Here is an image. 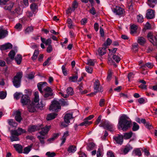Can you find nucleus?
I'll return each instance as SVG.
<instances>
[{
	"label": "nucleus",
	"mask_w": 157,
	"mask_h": 157,
	"mask_svg": "<svg viewBox=\"0 0 157 157\" xmlns=\"http://www.w3.org/2000/svg\"><path fill=\"white\" fill-rule=\"evenodd\" d=\"M21 94L17 92H16L14 94V98L16 100H18L20 98V95Z\"/></svg>",
	"instance_id": "nucleus-61"
},
{
	"label": "nucleus",
	"mask_w": 157,
	"mask_h": 157,
	"mask_svg": "<svg viewBox=\"0 0 157 157\" xmlns=\"http://www.w3.org/2000/svg\"><path fill=\"white\" fill-rule=\"evenodd\" d=\"M36 107L41 109L45 106V103H43L42 101H40L39 103V101L36 103L35 104Z\"/></svg>",
	"instance_id": "nucleus-39"
},
{
	"label": "nucleus",
	"mask_w": 157,
	"mask_h": 157,
	"mask_svg": "<svg viewBox=\"0 0 157 157\" xmlns=\"http://www.w3.org/2000/svg\"><path fill=\"white\" fill-rule=\"evenodd\" d=\"M95 62L94 60L89 59L87 60V64L90 66H93Z\"/></svg>",
	"instance_id": "nucleus-50"
},
{
	"label": "nucleus",
	"mask_w": 157,
	"mask_h": 157,
	"mask_svg": "<svg viewBox=\"0 0 157 157\" xmlns=\"http://www.w3.org/2000/svg\"><path fill=\"white\" fill-rule=\"evenodd\" d=\"M30 8L34 14L36 13L37 11L38 6L36 3H33L31 5Z\"/></svg>",
	"instance_id": "nucleus-28"
},
{
	"label": "nucleus",
	"mask_w": 157,
	"mask_h": 157,
	"mask_svg": "<svg viewBox=\"0 0 157 157\" xmlns=\"http://www.w3.org/2000/svg\"><path fill=\"white\" fill-rule=\"evenodd\" d=\"M99 126L100 127H103L104 128L107 129L111 132H113L114 130V125L109 122L105 120H102Z\"/></svg>",
	"instance_id": "nucleus-7"
},
{
	"label": "nucleus",
	"mask_w": 157,
	"mask_h": 157,
	"mask_svg": "<svg viewBox=\"0 0 157 157\" xmlns=\"http://www.w3.org/2000/svg\"><path fill=\"white\" fill-rule=\"evenodd\" d=\"M128 119V117L125 115L121 117L118 121L119 129L125 131L129 128L131 126V122Z\"/></svg>",
	"instance_id": "nucleus-1"
},
{
	"label": "nucleus",
	"mask_w": 157,
	"mask_h": 157,
	"mask_svg": "<svg viewBox=\"0 0 157 157\" xmlns=\"http://www.w3.org/2000/svg\"><path fill=\"white\" fill-rule=\"evenodd\" d=\"M32 101L30 100L29 97L27 95H23L21 98V102L23 105H28Z\"/></svg>",
	"instance_id": "nucleus-11"
},
{
	"label": "nucleus",
	"mask_w": 157,
	"mask_h": 157,
	"mask_svg": "<svg viewBox=\"0 0 157 157\" xmlns=\"http://www.w3.org/2000/svg\"><path fill=\"white\" fill-rule=\"evenodd\" d=\"M60 109V104L57 101L54 100L52 102L49 108L50 110L57 112Z\"/></svg>",
	"instance_id": "nucleus-9"
},
{
	"label": "nucleus",
	"mask_w": 157,
	"mask_h": 157,
	"mask_svg": "<svg viewBox=\"0 0 157 157\" xmlns=\"http://www.w3.org/2000/svg\"><path fill=\"white\" fill-rule=\"evenodd\" d=\"M13 147L19 153H22L23 147L19 144H15L13 145Z\"/></svg>",
	"instance_id": "nucleus-19"
},
{
	"label": "nucleus",
	"mask_w": 157,
	"mask_h": 157,
	"mask_svg": "<svg viewBox=\"0 0 157 157\" xmlns=\"http://www.w3.org/2000/svg\"><path fill=\"white\" fill-rule=\"evenodd\" d=\"M14 59L15 60L17 64L18 65H19L21 64V62L22 57L21 55L18 54L14 58Z\"/></svg>",
	"instance_id": "nucleus-27"
},
{
	"label": "nucleus",
	"mask_w": 157,
	"mask_h": 157,
	"mask_svg": "<svg viewBox=\"0 0 157 157\" xmlns=\"http://www.w3.org/2000/svg\"><path fill=\"white\" fill-rule=\"evenodd\" d=\"M46 155L48 157H54L56 155V154L54 152L48 151L46 153Z\"/></svg>",
	"instance_id": "nucleus-49"
},
{
	"label": "nucleus",
	"mask_w": 157,
	"mask_h": 157,
	"mask_svg": "<svg viewBox=\"0 0 157 157\" xmlns=\"http://www.w3.org/2000/svg\"><path fill=\"white\" fill-rule=\"evenodd\" d=\"M132 149V147L129 145L126 146L123 150V152L124 154H127L128 151Z\"/></svg>",
	"instance_id": "nucleus-41"
},
{
	"label": "nucleus",
	"mask_w": 157,
	"mask_h": 157,
	"mask_svg": "<svg viewBox=\"0 0 157 157\" xmlns=\"http://www.w3.org/2000/svg\"><path fill=\"white\" fill-rule=\"evenodd\" d=\"M137 29V26L135 25H133L131 26V33L133 34L136 33Z\"/></svg>",
	"instance_id": "nucleus-38"
},
{
	"label": "nucleus",
	"mask_w": 157,
	"mask_h": 157,
	"mask_svg": "<svg viewBox=\"0 0 157 157\" xmlns=\"http://www.w3.org/2000/svg\"><path fill=\"white\" fill-rule=\"evenodd\" d=\"M103 149L102 148H99L97 153V157H102Z\"/></svg>",
	"instance_id": "nucleus-43"
},
{
	"label": "nucleus",
	"mask_w": 157,
	"mask_h": 157,
	"mask_svg": "<svg viewBox=\"0 0 157 157\" xmlns=\"http://www.w3.org/2000/svg\"><path fill=\"white\" fill-rule=\"evenodd\" d=\"M150 41L154 46L157 47V40H150Z\"/></svg>",
	"instance_id": "nucleus-64"
},
{
	"label": "nucleus",
	"mask_w": 157,
	"mask_h": 157,
	"mask_svg": "<svg viewBox=\"0 0 157 157\" xmlns=\"http://www.w3.org/2000/svg\"><path fill=\"white\" fill-rule=\"evenodd\" d=\"M138 21L140 23H141L144 21V18L143 16L141 15H139L137 16Z\"/></svg>",
	"instance_id": "nucleus-52"
},
{
	"label": "nucleus",
	"mask_w": 157,
	"mask_h": 157,
	"mask_svg": "<svg viewBox=\"0 0 157 157\" xmlns=\"http://www.w3.org/2000/svg\"><path fill=\"white\" fill-rule=\"evenodd\" d=\"M57 114L56 113H51L48 115L46 119L48 121L51 120L55 118Z\"/></svg>",
	"instance_id": "nucleus-31"
},
{
	"label": "nucleus",
	"mask_w": 157,
	"mask_h": 157,
	"mask_svg": "<svg viewBox=\"0 0 157 157\" xmlns=\"http://www.w3.org/2000/svg\"><path fill=\"white\" fill-rule=\"evenodd\" d=\"M61 68L63 75L65 76L67 75V72L66 70L65 66L63 65L62 66Z\"/></svg>",
	"instance_id": "nucleus-53"
},
{
	"label": "nucleus",
	"mask_w": 157,
	"mask_h": 157,
	"mask_svg": "<svg viewBox=\"0 0 157 157\" xmlns=\"http://www.w3.org/2000/svg\"><path fill=\"white\" fill-rule=\"evenodd\" d=\"M12 47V45L10 43H7L1 46L0 49L1 50H5L11 49Z\"/></svg>",
	"instance_id": "nucleus-20"
},
{
	"label": "nucleus",
	"mask_w": 157,
	"mask_h": 157,
	"mask_svg": "<svg viewBox=\"0 0 157 157\" xmlns=\"http://www.w3.org/2000/svg\"><path fill=\"white\" fill-rule=\"evenodd\" d=\"M33 30V27H28L25 30V34H29L30 32H32Z\"/></svg>",
	"instance_id": "nucleus-44"
},
{
	"label": "nucleus",
	"mask_w": 157,
	"mask_h": 157,
	"mask_svg": "<svg viewBox=\"0 0 157 157\" xmlns=\"http://www.w3.org/2000/svg\"><path fill=\"white\" fill-rule=\"evenodd\" d=\"M154 36V35H153V33L151 32L148 33L147 36V38L150 39H153Z\"/></svg>",
	"instance_id": "nucleus-57"
},
{
	"label": "nucleus",
	"mask_w": 157,
	"mask_h": 157,
	"mask_svg": "<svg viewBox=\"0 0 157 157\" xmlns=\"http://www.w3.org/2000/svg\"><path fill=\"white\" fill-rule=\"evenodd\" d=\"M138 100L140 104L144 103L147 101V99L145 100L142 98H139Z\"/></svg>",
	"instance_id": "nucleus-56"
},
{
	"label": "nucleus",
	"mask_w": 157,
	"mask_h": 157,
	"mask_svg": "<svg viewBox=\"0 0 157 157\" xmlns=\"http://www.w3.org/2000/svg\"><path fill=\"white\" fill-rule=\"evenodd\" d=\"M113 12L118 15H121L125 12L124 9L120 6H117L113 10Z\"/></svg>",
	"instance_id": "nucleus-15"
},
{
	"label": "nucleus",
	"mask_w": 157,
	"mask_h": 157,
	"mask_svg": "<svg viewBox=\"0 0 157 157\" xmlns=\"http://www.w3.org/2000/svg\"><path fill=\"white\" fill-rule=\"evenodd\" d=\"M146 17L147 19H151L155 17V11L154 10L149 9L147 11Z\"/></svg>",
	"instance_id": "nucleus-16"
},
{
	"label": "nucleus",
	"mask_w": 157,
	"mask_h": 157,
	"mask_svg": "<svg viewBox=\"0 0 157 157\" xmlns=\"http://www.w3.org/2000/svg\"><path fill=\"white\" fill-rule=\"evenodd\" d=\"M39 129V128L36 125H32L30 126L29 127L28 129V131L32 132H35L36 131L38 130Z\"/></svg>",
	"instance_id": "nucleus-26"
},
{
	"label": "nucleus",
	"mask_w": 157,
	"mask_h": 157,
	"mask_svg": "<svg viewBox=\"0 0 157 157\" xmlns=\"http://www.w3.org/2000/svg\"><path fill=\"white\" fill-rule=\"evenodd\" d=\"M107 155L108 157H115L113 152L111 151L107 152Z\"/></svg>",
	"instance_id": "nucleus-55"
},
{
	"label": "nucleus",
	"mask_w": 157,
	"mask_h": 157,
	"mask_svg": "<svg viewBox=\"0 0 157 157\" xmlns=\"http://www.w3.org/2000/svg\"><path fill=\"white\" fill-rule=\"evenodd\" d=\"M112 43V40H106V41L103 44V47L106 49L108 46L111 44Z\"/></svg>",
	"instance_id": "nucleus-40"
},
{
	"label": "nucleus",
	"mask_w": 157,
	"mask_h": 157,
	"mask_svg": "<svg viewBox=\"0 0 157 157\" xmlns=\"http://www.w3.org/2000/svg\"><path fill=\"white\" fill-rule=\"evenodd\" d=\"M35 73L34 72H31L28 75V78L29 79H32L34 78Z\"/></svg>",
	"instance_id": "nucleus-54"
},
{
	"label": "nucleus",
	"mask_w": 157,
	"mask_h": 157,
	"mask_svg": "<svg viewBox=\"0 0 157 157\" xmlns=\"http://www.w3.org/2000/svg\"><path fill=\"white\" fill-rule=\"evenodd\" d=\"M78 78V76L77 75H76L75 76L70 77L69 78V80L71 82H75L77 81Z\"/></svg>",
	"instance_id": "nucleus-34"
},
{
	"label": "nucleus",
	"mask_w": 157,
	"mask_h": 157,
	"mask_svg": "<svg viewBox=\"0 0 157 157\" xmlns=\"http://www.w3.org/2000/svg\"><path fill=\"white\" fill-rule=\"evenodd\" d=\"M33 144H31L29 146L25 147L24 149L23 153L24 154H27L31 151Z\"/></svg>",
	"instance_id": "nucleus-35"
},
{
	"label": "nucleus",
	"mask_w": 157,
	"mask_h": 157,
	"mask_svg": "<svg viewBox=\"0 0 157 157\" xmlns=\"http://www.w3.org/2000/svg\"><path fill=\"white\" fill-rule=\"evenodd\" d=\"M15 119L16 121L19 122H20L21 120V113L19 111H17L15 113Z\"/></svg>",
	"instance_id": "nucleus-29"
},
{
	"label": "nucleus",
	"mask_w": 157,
	"mask_h": 157,
	"mask_svg": "<svg viewBox=\"0 0 157 157\" xmlns=\"http://www.w3.org/2000/svg\"><path fill=\"white\" fill-rule=\"evenodd\" d=\"M117 50L116 48H113V49H109V53L108 55V61L110 63L113 62V60H115L117 63H118L121 60V58L119 56L116 54L114 55Z\"/></svg>",
	"instance_id": "nucleus-5"
},
{
	"label": "nucleus",
	"mask_w": 157,
	"mask_h": 157,
	"mask_svg": "<svg viewBox=\"0 0 157 157\" xmlns=\"http://www.w3.org/2000/svg\"><path fill=\"white\" fill-rule=\"evenodd\" d=\"M11 13L12 14L17 13V14H21V12L20 7L19 6H17L15 8L14 11H11Z\"/></svg>",
	"instance_id": "nucleus-37"
},
{
	"label": "nucleus",
	"mask_w": 157,
	"mask_h": 157,
	"mask_svg": "<svg viewBox=\"0 0 157 157\" xmlns=\"http://www.w3.org/2000/svg\"><path fill=\"white\" fill-rule=\"evenodd\" d=\"M85 69L86 71L87 72L89 73H92L93 69L91 67L89 66H86L85 67Z\"/></svg>",
	"instance_id": "nucleus-51"
},
{
	"label": "nucleus",
	"mask_w": 157,
	"mask_h": 157,
	"mask_svg": "<svg viewBox=\"0 0 157 157\" xmlns=\"http://www.w3.org/2000/svg\"><path fill=\"white\" fill-rule=\"evenodd\" d=\"M25 130L21 128H18L17 130H11L10 131L11 136L10 137L11 142L19 140L18 136L21 134L25 133Z\"/></svg>",
	"instance_id": "nucleus-3"
},
{
	"label": "nucleus",
	"mask_w": 157,
	"mask_h": 157,
	"mask_svg": "<svg viewBox=\"0 0 157 157\" xmlns=\"http://www.w3.org/2000/svg\"><path fill=\"white\" fill-rule=\"evenodd\" d=\"M8 34V31L6 30L0 29V39L4 38Z\"/></svg>",
	"instance_id": "nucleus-22"
},
{
	"label": "nucleus",
	"mask_w": 157,
	"mask_h": 157,
	"mask_svg": "<svg viewBox=\"0 0 157 157\" xmlns=\"http://www.w3.org/2000/svg\"><path fill=\"white\" fill-rule=\"evenodd\" d=\"M39 53V51L38 50H35L32 57V60H34L36 59Z\"/></svg>",
	"instance_id": "nucleus-46"
},
{
	"label": "nucleus",
	"mask_w": 157,
	"mask_h": 157,
	"mask_svg": "<svg viewBox=\"0 0 157 157\" xmlns=\"http://www.w3.org/2000/svg\"><path fill=\"white\" fill-rule=\"evenodd\" d=\"M50 127V126H46L42 128L41 131L37 134V137L41 144H44V139H45V136L47 133Z\"/></svg>",
	"instance_id": "nucleus-4"
},
{
	"label": "nucleus",
	"mask_w": 157,
	"mask_h": 157,
	"mask_svg": "<svg viewBox=\"0 0 157 157\" xmlns=\"http://www.w3.org/2000/svg\"><path fill=\"white\" fill-rule=\"evenodd\" d=\"M15 54L16 53L14 51L12 50L9 53L8 56L11 59L13 60L14 59V56Z\"/></svg>",
	"instance_id": "nucleus-42"
},
{
	"label": "nucleus",
	"mask_w": 157,
	"mask_h": 157,
	"mask_svg": "<svg viewBox=\"0 0 157 157\" xmlns=\"http://www.w3.org/2000/svg\"><path fill=\"white\" fill-rule=\"evenodd\" d=\"M42 94H43L45 98L48 99L52 98L53 94L52 89L49 87H47V88L44 90Z\"/></svg>",
	"instance_id": "nucleus-10"
},
{
	"label": "nucleus",
	"mask_w": 157,
	"mask_h": 157,
	"mask_svg": "<svg viewBox=\"0 0 157 157\" xmlns=\"http://www.w3.org/2000/svg\"><path fill=\"white\" fill-rule=\"evenodd\" d=\"M67 94H65L61 92H59V94L61 95V96L65 98L68 97L69 95H72L73 94L74 91L73 89L71 87H69L67 88L66 90Z\"/></svg>",
	"instance_id": "nucleus-14"
},
{
	"label": "nucleus",
	"mask_w": 157,
	"mask_h": 157,
	"mask_svg": "<svg viewBox=\"0 0 157 157\" xmlns=\"http://www.w3.org/2000/svg\"><path fill=\"white\" fill-rule=\"evenodd\" d=\"M73 117L72 113H67L64 116V121L66 123L68 124L70 122V120L71 119L73 118Z\"/></svg>",
	"instance_id": "nucleus-17"
},
{
	"label": "nucleus",
	"mask_w": 157,
	"mask_h": 157,
	"mask_svg": "<svg viewBox=\"0 0 157 157\" xmlns=\"http://www.w3.org/2000/svg\"><path fill=\"white\" fill-rule=\"evenodd\" d=\"M100 85V84L99 81L98 79L96 80L94 85V92L91 93L90 94H89L88 95H91L92 94H95L101 91Z\"/></svg>",
	"instance_id": "nucleus-12"
},
{
	"label": "nucleus",
	"mask_w": 157,
	"mask_h": 157,
	"mask_svg": "<svg viewBox=\"0 0 157 157\" xmlns=\"http://www.w3.org/2000/svg\"><path fill=\"white\" fill-rule=\"evenodd\" d=\"M21 28L22 25L21 24L19 23L17 24L15 26V28L18 30H20L21 29Z\"/></svg>",
	"instance_id": "nucleus-62"
},
{
	"label": "nucleus",
	"mask_w": 157,
	"mask_h": 157,
	"mask_svg": "<svg viewBox=\"0 0 157 157\" xmlns=\"http://www.w3.org/2000/svg\"><path fill=\"white\" fill-rule=\"evenodd\" d=\"M67 22L68 23V26L69 28H71L72 26V21L71 19L70 18H68L67 20Z\"/></svg>",
	"instance_id": "nucleus-60"
},
{
	"label": "nucleus",
	"mask_w": 157,
	"mask_h": 157,
	"mask_svg": "<svg viewBox=\"0 0 157 157\" xmlns=\"http://www.w3.org/2000/svg\"><path fill=\"white\" fill-rule=\"evenodd\" d=\"M95 146V144L93 142L89 143L87 145V149L88 151H90L93 150Z\"/></svg>",
	"instance_id": "nucleus-36"
},
{
	"label": "nucleus",
	"mask_w": 157,
	"mask_h": 157,
	"mask_svg": "<svg viewBox=\"0 0 157 157\" xmlns=\"http://www.w3.org/2000/svg\"><path fill=\"white\" fill-rule=\"evenodd\" d=\"M47 83L45 82H41L38 83L37 87L39 91L41 93H42L44 90L47 88Z\"/></svg>",
	"instance_id": "nucleus-13"
},
{
	"label": "nucleus",
	"mask_w": 157,
	"mask_h": 157,
	"mask_svg": "<svg viewBox=\"0 0 157 157\" xmlns=\"http://www.w3.org/2000/svg\"><path fill=\"white\" fill-rule=\"evenodd\" d=\"M113 138L115 143L117 144L121 145L123 142L122 136L120 135H118L117 136H113Z\"/></svg>",
	"instance_id": "nucleus-18"
},
{
	"label": "nucleus",
	"mask_w": 157,
	"mask_h": 157,
	"mask_svg": "<svg viewBox=\"0 0 157 157\" xmlns=\"http://www.w3.org/2000/svg\"><path fill=\"white\" fill-rule=\"evenodd\" d=\"M157 3V0H148V4L150 7L153 8Z\"/></svg>",
	"instance_id": "nucleus-30"
},
{
	"label": "nucleus",
	"mask_w": 157,
	"mask_h": 157,
	"mask_svg": "<svg viewBox=\"0 0 157 157\" xmlns=\"http://www.w3.org/2000/svg\"><path fill=\"white\" fill-rule=\"evenodd\" d=\"M7 95L6 92L3 91H0V98L1 99H5Z\"/></svg>",
	"instance_id": "nucleus-48"
},
{
	"label": "nucleus",
	"mask_w": 157,
	"mask_h": 157,
	"mask_svg": "<svg viewBox=\"0 0 157 157\" xmlns=\"http://www.w3.org/2000/svg\"><path fill=\"white\" fill-rule=\"evenodd\" d=\"M133 154L135 155L140 156L141 154L140 150L139 149H136L134 150L133 151Z\"/></svg>",
	"instance_id": "nucleus-47"
},
{
	"label": "nucleus",
	"mask_w": 157,
	"mask_h": 157,
	"mask_svg": "<svg viewBox=\"0 0 157 157\" xmlns=\"http://www.w3.org/2000/svg\"><path fill=\"white\" fill-rule=\"evenodd\" d=\"M92 123V122L91 121H89L88 120L86 119V118L84 119V121L80 124V125L81 126H87L89 125Z\"/></svg>",
	"instance_id": "nucleus-32"
},
{
	"label": "nucleus",
	"mask_w": 157,
	"mask_h": 157,
	"mask_svg": "<svg viewBox=\"0 0 157 157\" xmlns=\"http://www.w3.org/2000/svg\"><path fill=\"white\" fill-rule=\"evenodd\" d=\"M42 43L41 44L40 46L42 48H45L44 44L46 45H48L47 47V51L48 53L51 52L52 50V46L50 45L51 43V40H41Z\"/></svg>",
	"instance_id": "nucleus-8"
},
{
	"label": "nucleus",
	"mask_w": 157,
	"mask_h": 157,
	"mask_svg": "<svg viewBox=\"0 0 157 157\" xmlns=\"http://www.w3.org/2000/svg\"><path fill=\"white\" fill-rule=\"evenodd\" d=\"M134 77V74L132 72L129 73L128 75V78L129 81L133 78Z\"/></svg>",
	"instance_id": "nucleus-58"
},
{
	"label": "nucleus",
	"mask_w": 157,
	"mask_h": 157,
	"mask_svg": "<svg viewBox=\"0 0 157 157\" xmlns=\"http://www.w3.org/2000/svg\"><path fill=\"white\" fill-rule=\"evenodd\" d=\"M139 128V125L136 122H134L133 123V125L132 128V130L133 131H137Z\"/></svg>",
	"instance_id": "nucleus-45"
},
{
	"label": "nucleus",
	"mask_w": 157,
	"mask_h": 157,
	"mask_svg": "<svg viewBox=\"0 0 157 157\" xmlns=\"http://www.w3.org/2000/svg\"><path fill=\"white\" fill-rule=\"evenodd\" d=\"M106 48L103 47L102 48H99L98 50V54L96 53L97 55L102 56L106 53Z\"/></svg>",
	"instance_id": "nucleus-23"
},
{
	"label": "nucleus",
	"mask_w": 157,
	"mask_h": 157,
	"mask_svg": "<svg viewBox=\"0 0 157 157\" xmlns=\"http://www.w3.org/2000/svg\"><path fill=\"white\" fill-rule=\"evenodd\" d=\"M78 153L80 157H87L86 154L81 151H79Z\"/></svg>",
	"instance_id": "nucleus-63"
},
{
	"label": "nucleus",
	"mask_w": 157,
	"mask_h": 157,
	"mask_svg": "<svg viewBox=\"0 0 157 157\" xmlns=\"http://www.w3.org/2000/svg\"><path fill=\"white\" fill-rule=\"evenodd\" d=\"M78 6V3L77 2L76 0H75L74 1L72 5V7L73 8L71 9V8H70V9H69L67 11V13L68 14L69 13H71V11H70L71 10V11H74L76 8H77Z\"/></svg>",
	"instance_id": "nucleus-21"
},
{
	"label": "nucleus",
	"mask_w": 157,
	"mask_h": 157,
	"mask_svg": "<svg viewBox=\"0 0 157 157\" xmlns=\"http://www.w3.org/2000/svg\"><path fill=\"white\" fill-rule=\"evenodd\" d=\"M23 75L21 71L17 73L16 75L14 77L13 80V85L16 88H18L20 86L21 79Z\"/></svg>",
	"instance_id": "nucleus-6"
},
{
	"label": "nucleus",
	"mask_w": 157,
	"mask_h": 157,
	"mask_svg": "<svg viewBox=\"0 0 157 157\" xmlns=\"http://www.w3.org/2000/svg\"><path fill=\"white\" fill-rule=\"evenodd\" d=\"M134 4V0H129L128 1L127 7L129 10L132 11L133 9V6Z\"/></svg>",
	"instance_id": "nucleus-24"
},
{
	"label": "nucleus",
	"mask_w": 157,
	"mask_h": 157,
	"mask_svg": "<svg viewBox=\"0 0 157 157\" xmlns=\"http://www.w3.org/2000/svg\"><path fill=\"white\" fill-rule=\"evenodd\" d=\"M34 96L33 101H32L30 104H29L27 105L28 111L32 113H34L36 111L35 104H36L39 100L38 92H35L34 94Z\"/></svg>",
	"instance_id": "nucleus-2"
},
{
	"label": "nucleus",
	"mask_w": 157,
	"mask_h": 157,
	"mask_svg": "<svg viewBox=\"0 0 157 157\" xmlns=\"http://www.w3.org/2000/svg\"><path fill=\"white\" fill-rule=\"evenodd\" d=\"M13 5V3H12V5H11L10 6H6L4 9L6 10H11Z\"/></svg>",
	"instance_id": "nucleus-59"
},
{
	"label": "nucleus",
	"mask_w": 157,
	"mask_h": 157,
	"mask_svg": "<svg viewBox=\"0 0 157 157\" xmlns=\"http://www.w3.org/2000/svg\"><path fill=\"white\" fill-rule=\"evenodd\" d=\"M77 148L74 145H71L68 148L67 151L69 153H74L76 151Z\"/></svg>",
	"instance_id": "nucleus-25"
},
{
	"label": "nucleus",
	"mask_w": 157,
	"mask_h": 157,
	"mask_svg": "<svg viewBox=\"0 0 157 157\" xmlns=\"http://www.w3.org/2000/svg\"><path fill=\"white\" fill-rule=\"evenodd\" d=\"M132 134L133 133L132 132L125 133L124 134L123 137L125 139H129L132 137Z\"/></svg>",
	"instance_id": "nucleus-33"
}]
</instances>
